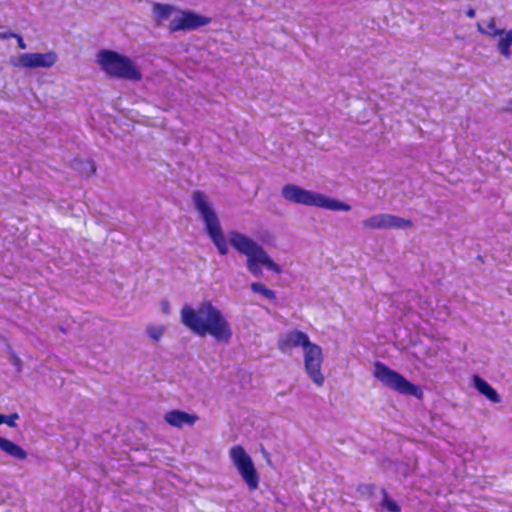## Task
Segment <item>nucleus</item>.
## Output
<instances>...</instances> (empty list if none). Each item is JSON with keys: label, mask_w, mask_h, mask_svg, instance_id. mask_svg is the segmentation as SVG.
Instances as JSON below:
<instances>
[{"label": "nucleus", "mask_w": 512, "mask_h": 512, "mask_svg": "<svg viewBox=\"0 0 512 512\" xmlns=\"http://www.w3.org/2000/svg\"><path fill=\"white\" fill-rule=\"evenodd\" d=\"M253 293L260 294L266 299L275 300L276 293L260 282H253L250 286Z\"/></svg>", "instance_id": "obj_17"}, {"label": "nucleus", "mask_w": 512, "mask_h": 512, "mask_svg": "<svg viewBox=\"0 0 512 512\" xmlns=\"http://www.w3.org/2000/svg\"><path fill=\"white\" fill-rule=\"evenodd\" d=\"M229 457L249 490H256L259 486V475L250 455L242 446L237 445L230 449Z\"/></svg>", "instance_id": "obj_6"}, {"label": "nucleus", "mask_w": 512, "mask_h": 512, "mask_svg": "<svg viewBox=\"0 0 512 512\" xmlns=\"http://www.w3.org/2000/svg\"><path fill=\"white\" fill-rule=\"evenodd\" d=\"M164 333V328L162 326H150L147 328V334L149 337L155 341H158Z\"/></svg>", "instance_id": "obj_19"}, {"label": "nucleus", "mask_w": 512, "mask_h": 512, "mask_svg": "<svg viewBox=\"0 0 512 512\" xmlns=\"http://www.w3.org/2000/svg\"><path fill=\"white\" fill-rule=\"evenodd\" d=\"M0 450L15 460H25L28 453L18 444L0 436Z\"/></svg>", "instance_id": "obj_13"}, {"label": "nucleus", "mask_w": 512, "mask_h": 512, "mask_svg": "<svg viewBox=\"0 0 512 512\" xmlns=\"http://www.w3.org/2000/svg\"><path fill=\"white\" fill-rule=\"evenodd\" d=\"M161 308H162V311H163L165 314H168V313H169V311H170V306H169L168 301H162V303H161Z\"/></svg>", "instance_id": "obj_25"}, {"label": "nucleus", "mask_w": 512, "mask_h": 512, "mask_svg": "<svg viewBox=\"0 0 512 512\" xmlns=\"http://www.w3.org/2000/svg\"><path fill=\"white\" fill-rule=\"evenodd\" d=\"M304 368L309 378L317 386H322L325 377L321 371L323 363V353L319 345L312 343L304 351Z\"/></svg>", "instance_id": "obj_7"}, {"label": "nucleus", "mask_w": 512, "mask_h": 512, "mask_svg": "<svg viewBox=\"0 0 512 512\" xmlns=\"http://www.w3.org/2000/svg\"><path fill=\"white\" fill-rule=\"evenodd\" d=\"M381 494L382 500L380 505L383 509L387 510L388 512H400V506L389 497L386 489L382 488Z\"/></svg>", "instance_id": "obj_18"}, {"label": "nucleus", "mask_w": 512, "mask_h": 512, "mask_svg": "<svg viewBox=\"0 0 512 512\" xmlns=\"http://www.w3.org/2000/svg\"><path fill=\"white\" fill-rule=\"evenodd\" d=\"M373 374L382 384L400 394L417 396L419 392V388L416 385L381 362L374 364Z\"/></svg>", "instance_id": "obj_5"}, {"label": "nucleus", "mask_w": 512, "mask_h": 512, "mask_svg": "<svg viewBox=\"0 0 512 512\" xmlns=\"http://www.w3.org/2000/svg\"><path fill=\"white\" fill-rule=\"evenodd\" d=\"M312 342L309 336L299 330H292L282 334L278 340V348L282 352H287L289 349L302 347L303 351L310 346Z\"/></svg>", "instance_id": "obj_11"}, {"label": "nucleus", "mask_w": 512, "mask_h": 512, "mask_svg": "<svg viewBox=\"0 0 512 512\" xmlns=\"http://www.w3.org/2000/svg\"><path fill=\"white\" fill-rule=\"evenodd\" d=\"M97 63L110 77L139 81L142 78L134 62L127 56L111 50H101L97 54Z\"/></svg>", "instance_id": "obj_4"}, {"label": "nucleus", "mask_w": 512, "mask_h": 512, "mask_svg": "<svg viewBox=\"0 0 512 512\" xmlns=\"http://www.w3.org/2000/svg\"><path fill=\"white\" fill-rule=\"evenodd\" d=\"M195 209L205 224L206 232L217 248L220 255H227L228 242L241 255L246 256V267L254 277H261L263 271L261 265L277 274L281 273V267L275 263L264 248L249 236L238 232H228V241L221 229L218 216L213 209L208 197L202 191H195L192 195Z\"/></svg>", "instance_id": "obj_1"}, {"label": "nucleus", "mask_w": 512, "mask_h": 512, "mask_svg": "<svg viewBox=\"0 0 512 512\" xmlns=\"http://www.w3.org/2000/svg\"><path fill=\"white\" fill-rule=\"evenodd\" d=\"M177 10L178 9L173 5L155 3L153 5L152 12L155 21L159 25L163 21L169 19L174 12L177 13Z\"/></svg>", "instance_id": "obj_15"}, {"label": "nucleus", "mask_w": 512, "mask_h": 512, "mask_svg": "<svg viewBox=\"0 0 512 512\" xmlns=\"http://www.w3.org/2000/svg\"><path fill=\"white\" fill-rule=\"evenodd\" d=\"M466 15L469 18H474L475 17V10L473 8L468 9L467 12H466Z\"/></svg>", "instance_id": "obj_26"}, {"label": "nucleus", "mask_w": 512, "mask_h": 512, "mask_svg": "<svg viewBox=\"0 0 512 512\" xmlns=\"http://www.w3.org/2000/svg\"><path fill=\"white\" fill-rule=\"evenodd\" d=\"M282 196L289 202L305 206H313L331 211H349L351 206L318 192L303 189L294 184L282 188Z\"/></svg>", "instance_id": "obj_3"}, {"label": "nucleus", "mask_w": 512, "mask_h": 512, "mask_svg": "<svg viewBox=\"0 0 512 512\" xmlns=\"http://www.w3.org/2000/svg\"><path fill=\"white\" fill-rule=\"evenodd\" d=\"M210 23V19L192 11L177 10L169 24L170 32L194 30Z\"/></svg>", "instance_id": "obj_9"}, {"label": "nucleus", "mask_w": 512, "mask_h": 512, "mask_svg": "<svg viewBox=\"0 0 512 512\" xmlns=\"http://www.w3.org/2000/svg\"><path fill=\"white\" fill-rule=\"evenodd\" d=\"M181 322L198 336L211 335L218 342L227 343L232 337L229 322L211 301L201 302L197 308L184 305L181 309Z\"/></svg>", "instance_id": "obj_2"}, {"label": "nucleus", "mask_w": 512, "mask_h": 512, "mask_svg": "<svg viewBox=\"0 0 512 512\" xmlns=\"http://www.w3.org/2000/svg\"><path fill=\"white\" fill-rule=\"evenodd\" d=\"M14 36H16V33L14 32H0V40H6L13 38Z\"/></svg>", "instance_id": "obj_23"}, {"label": "nucleus", "mask_w": 512, "mask_h": 512, "mask_svg": "<svg viewBox=\"0 0 512 512\" xmlns=\"http://www.w3.org/2000/svg\"><path fill=\"white\" fill-rule=\"evenodd\" d=\"M19 419L18 413H12L9 415H4V424H7L9 427H16V420Z\"/></svg>", "instance_id": "obj_22"}, {"label": "nucleus", "mask_w": 512, "mask_h": 512, "mask_svg": "<svg viewBox=\"0 0 512 512\" xmlns=\"http://www.w3.org/2000/svg\"><path fill=\"white\" fill-rule=\"evenodd\" d=\"M477 28L481 34H486V29L480 23L477 24Z\"/></svg>", "instance_id": "obj_27"}, {"label": "nucleus", "mask_w": 512, "mask_h": 512, "mask_svg": "<svg viewBox=\"0 0 512 512\" xmlns=\"http://www.w3.org/2000/svg\"><path fill=\"white\" fill-rule=\"evenodd\" d=\"M512 45V30L503 33L499 39L498 49L499 52L506 58L510 56V46Z\"/></svg>", "instance_id": "obj_16"}, {"label": "nucleus", "mask_w": 512, "mask_h": 512, "mask_svg": "<svg viewBox=\"0 0 512 512\" xmlns=\"http://www.w3.org/2000/svg\"><path fill=\"white\" fill-rule=\"evenodd\" d=\"M79 164L82 166L81 173L85 174L86 176H89L95 172V166L91 160L82 161Z\"/></svg>", "instance_id": "obj_21"}, {"label": "nucleus", "mask_w": 512, "mask_h": 512, "mask_svg": "<svg viewBox=\"0 0 512 512\" xmlns=\"http://www.w3.org/2000/svg\"><path fill=\"white\" fill-rule=\"evenodd\" d=\"M362 225L369 229H405L412 226V222L392 214H376L365 220Z\"/></svg>", "instance_id": "obj_10"}, {"label": "nucleus", "mask_w": 512, "mask_h": 512, "mask_svg": "<svg viewBox=\"0 0 512 512\" xmlns=\"http://www.w3.org/2000/svg\"><path fill=\"white\" fill-rule=\"evenodd\" d=\"M474 386L482 395L486 396L493 403H499L501 401V397L496 392V390L481 377L475 375L474 376Z\"/></svg>", "instance_id": "obj_14"}, {"label": "nucleus", "mask_w": 512, "mask_h": 512, "mask_svg": "<svg viewBox=\"0 0 512 512\" xmlns=\"http://www.w3.org/2000/svg\"><path fill=\"white\" fill-rule=\"evenodd\" d=\"M57 60V54L54 51H49L46 53H24L19 55L16 60H11V63L16 67L36 69L50 68Z\"/></svg>", "instance_id": "obj_8"}, {"label": "nucleus", "mask_w": 512, "mask_h": 512, "mask_svg": "<svg viewBox=\"0 0 512 512\" xmlns=\"http://www.w3.org/2000/svg\"><path fill=\"white\" fill-rule=\"evenodd\" d=\"M15 364H17V365L19 364V359L15 360Z\"/></svg>", "instance_id": "obj_29"}, {"label": "nucleus", "mask_w": 512, "mask_h": 512, "mask_svg": "<svg viewBox=\"0 0 512 512\" xmlns=\"http://www.w3.org/2000/svg\"><path fill=\"white\" fill-rule=\"evenodd\" d=\"M504 33L503 30H500V29H497L496 26H495V19L494 18H491L487 24V29H486V35H489L491 37H495V36H502Z\"/></svg>", "instance_id": "obj_20"}, {"label": "nucleus", "mask_w": 512, "mask_h": 512, "mask_svg": "<svg viewBox=\"0 0 512 512\" xmlns=\"http://www.w3.org/2000/svg\"><path fill=\"white\" fill-rule=\"evenodd\" d=\"M165 421L177 428H182L183 426H193L198 417L194 414H189L180 410H171L165 414Z\"/></svg>", "instance_id": "obj_12"}, {"label": "nucleus", "mask_w": 512, "mask_h": 512, "mask_svg": "<svg viewBox=\"0 0 512 512\" xmlns=\"http://www.w3.org/2000/svg\"><path fill=\"white\" fill-rule=\"evenodd\" d=\"M4 415L3 414H0V425L1 424H4Z\"/></svg>", "instance_id": "obj_28"}, {"label": "nucleus", "mask_w": 512, "mask_h": 512, "mask_svg": "<svg viewBox=\"0 0 512 512\" xmlns=\"http://www.w3.org/2000/svg\"><path fill=\"white\" fill-rule=\"evenodd\" d=\"M13 38L17 39V44L20 49H26V43L24 42L23 38L20 35L16 34V36H14Z\"/></svg>", "instance_id": "obj_24"}]
</instances>
